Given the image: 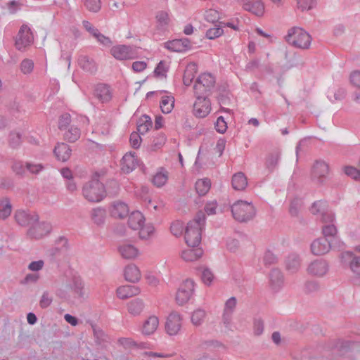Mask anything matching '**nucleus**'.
I'll use <instances>...</instances> for the list:
<instances>
[{
  "mask_svg": "<svg viewBox=\"0 0 360 360\" xmlns=\"http://www.w3.org/2000/svg\"><path fill=\"white\" fill-rule=\"evenodd\" d=\"M244 9L252 12L257 16H260L264 13V6L262 1H256L254 2H247L243 5Z\"/></svg>",
  "mask_w": 360,
  "mask_h": 360,
  "instance_id": "obj_32",
  "label": "nucleus"
},
{
  "mask_svg": "<svg viewBox=\"0 0 360 360\" xmlns=\"http://www.w3.org/2000/svg\"><path fill=\"white\" fill-rule=\"evenodd\" d=\"M145 218L139 211L133 212L128 219L129 226L134 230L139 229L143 226Z\"/></svg>",
  "mask_w": 360,
  "mask_h": 360,
  "instance_id": "obj_25",
  "label": "nucleus"
},
{
  "mask_svg": "<svg viewBox=\"0 0 360 360\" xmlns=\"http://www.w3.org/2000/svg\"><path fill=\"white\" fill-rule=\"evenodd\" d=\"M34 68L32 60L30 59H25L20 63V70L24 74L30 73Z\"/></svg>",
  "mask_w": 360,
  "mask_h": 360,
  "instance_id": "obj_64",
  "label": "nucleus"
},
{
  "mask_svg": "<svg viewBox=\"0 0 360 360\" xmlns=\"http://www.w3.org/2000/svg\"><path fill=\"white\" fill-rule=\"evenodd\" d=\"M211 186L210 180L208 179H198L195 183V190L199 195H205Z\"/></svg>",
  "mask_w": 360,
  "mask_h": 360,
  "instance_id": "obj_40",
  "label": "nucleus"
},
{
  "mask_svg": "<svg viewBox=\"0 0 360 360\" xmlns=\"http://www.w3.org/2000/svg\"><path fill=\"white\" fill-rule=\"evenodd\" d=\"M206 216L203 211H198L194 219L190 221L185 230V240L188 246L198 247L202 238V230L205 228Z\"/></svg>",
  "mask_w": 360,
  "mask_h": 360,
  "instance_id": "obj_1",
  "label": "nucleus"
},
{
  "mask_svg": "<svg viewBox=\"0 0 360 360\" xmlns=\"http://www.w3.org/2000/svg\"><path fill=\"white\" fill-rule=\"evenodd\" d=\"M124 278L131 283H136L141 278V272L134 264H129L124 269Z\"/></svg>",
  "mask_w": 360,
  "mask_h": 360,
  "instance_id": "obj_27",
  "label": "nucleus"
},
{
  "mask_svg": "<svg viewBox=\"0 0 360 360\" xmlns=\"http://www.w3.org/2000/svg\"><path fill=\"white\" fill-rule=\"evenodd\" d=\"M197 65L195 63L188 64L184 74L183 82L185 86H190L195 77Z\"/></svg>",
  "mask_w": 360,
  "mask_h": 360,
  "instance_id": "obj_37",
  "label": "nucleus"
},
{
  "mask_svg": "<svg viewBox=\"0 0 360 360\" xmlns=\"http://www.w3.org/2000/svg\"><path fill=\"white\" fill-rule=\"evenodd\" d=\"M21 143V134L20 133L11 132L9 135V145L13 148H18Z\"/></svg>",
  "mask_w": 360,
  "mask_h": 360,
  "instance_id": "obj_55",
  "label": "nucleus"
},
{
  "mask_svg": "<svg viewBox=\"0 0 360 360\" xmlns=\"http://www.w3.org/2000/svg\"><path fill=\"white\" fill-rule=\"evenodd\" d=\"M131 47L126 45L113 46L110 52L117 60H127L131 58Z\"/></svg>",
  "mask_w": 360,
  "mask_h": 360,
  "instance_id": "obj_19",
  "label": "nucleus"
},
{
  "mask_svg": "<svg viewBox=\"0 0 360 360\" xmlns=\"http://www.w3.org/2000/svg\"><path fill=\"white\" fill-rule=\"evenodd\" d=\"M168 179V172L163 168H160V171L153 178V183L157 187H162Z\"/></svg>",
  "mask_w": 360,
  "mask_h": 360,
  "instance_id": "obj_39",
  "label": "nucleus"
},
{
  "mask_svg": "<svg viewBox=\"0 0 360 360\" xmlns=\"http://www.w3.org/2000/svg\"><path fill=\"white\" fill-rule=\"evenodd\" d=\"M129 214V209L127 204L118 202L114 204L113 210H112V215L115 217L123 219Z\"/></svg>",
  "mask_w": 360,
  "mask_h": 360,
  "instance_id": "obj_35",
  "label": "nucleus"
},
{
  "mask_svg": "<svg viewBox=\"0 0 360 360\" xmlns=\"http://www.w3.org/2000/svg\"><path fill=\"white\" fill-rule=\"evenodd\" d=\"M203 254V251L201 248H189L182 251L181 257L186 262H193L197 260Z\"/></svg>",
  "mask_w": 360,
  "mask_h": 360,
  "instance_id": "obj_29",
  "label": "nucleus"
},
{
  "mask_svg": "<svg viewBox=\"0 0 360 360\" xmlns=\"http://www.w3.org/2000/svg\"><path fill=\"white\" fill-rule=\"evenodd\" d=\"M122 170L126 173L132 172L135 168L136 159L131 154H126L122 158Z\"/></svg>",
  "mask_w": 360,
  "mask_h": 360,
  "instance_id": "obj_38",
  "label": "nucleus"
},
{
  "mask_svg": "<svg viewBox=\"0 0 360 360\" xmlns=\"http://www.w3.org/2000/svg\"><path fill=\"white\" fill-rule=\"evenodd\" d=\"M174 98L172 96H165L162 98L160 105L161 110L165 114L172 112L174 107Z\"/></svg>",
  "mask_w": 360,
  "mask_h": 360,
  "instance_id": "obj_36",
  "label": "nucleus"
},
{
  "mask_svg": "<svg viewBox=\"0 0 360 360\" xmlns=\"http://www.w3.org/2000/svg\"><path fill=\"white\" fill-rule=\"evenodd\" d=\"M281 160V150L278 148L271 150V174L279 168Z\"/></svg>",
  "mask_w": 360,
  "mask_h": 360,
  "instance_id": "obj_42",
  "label": "nucleus"
},
{
  "mask_svg": "<svg viewBox=\"0 0 360 360\" xmlns=\"http://www.w3.org/2000/svg\"><path fill=\"white\" fill-rule=\"evenodd\" d=\"M144 304L140 299H135L128 304V311L134 315L139 314L143 309Z\"/></svg>",
  "mask_w": 360,
  "mask_h": 360,
  "instance_id": "obj_43",
  "label": "nucleus"
},
{
  "mask_svg": "<svg viewBox=\"0 0 360 360\" xmlns=\"http://www.w3.org/2000/svg\"><path fill=\"white\" fill-rule=\"evenodd\" d=\"M196 101L193 104V114L197 117H205L211 110V103L208 96L195 94Z\"/></svg>",
  "mask_w": 360,
  "mask_h": 360,
  "instance_id": "obj_6",
  "label": "nucleus"
},
{
  "mask_svg": "<svg viewBox=\"0 0 360 360\" xmlns=\"http://www.w3.org/2000/svg\"><path fill=\"white\" fill-rule=\"evenodd\" d=\"M305 292L312 293L319 290V283L316 281H308L305 283Z\"/></svg>",
  "mask_w": 360,
  "mask_h": 360,
  "instance_id": "obj_63",
  "label": "nucleus"
},
{
  "mask_svg": "<svg viewBox=\"0 0 360 360\" xmlns=\"http://www.w3.org/2000/svg\"><path fill=\"white\" fill-rule=\"evenodd\" d=\"M219 96H218V101L221 105V110L226 112H229L231 111L230 109L224 108L223 105H229L231 101V93L226 90V86H221L218 89Z\"/></svg>",
  "mask_w": 360,
  "mask_h": 360,
  "instance_id": "obj_22",
  "label": "nucleus"
},
{
  "mask_svg": "<svg viewBox=\"0 0 360 360\" xmlns=\"http://www.w3.org/2000/svg\"><path fill=\"white\" fill-rule=\"evenodd\" d=\"M345 174L351 176L352 179L357 180L360 179V171L359 169H356L352 166H346L344 168Z\"/></svg>",
  "mask_w": 360,
  "mask_h": 360,
  "instance_id": "obj_59",
  "label": "nucleus"
},
{
  "mask_svg": "<svg viewBox=\"0 0 360 360\" xmlns=\"http://www.w3.org/2000/svg\"><path fill=\"white\" fill-rule=\"evenodd\" d=\"M139 288L132 285H122L117 289V295L122 300H125L135 296L139 294Z\"/></svg>",
  "mask_w": 360,
  "mask_h": 360,
  "instance_id": "obj_20",
  "label": "nucleus"
},
{
  "mask_svg": "<svg viewBox=\"0 0 360 360\" xmlns=\"http://www.w3.org/2000/svg\"><path fill=\"white\" fill-rule=\"evenodd\" d=\"M25 167L29 172L34 174H39L44 169V166L42 164H33L29 162L25 163Z\"/></svg>",
  "mask_w": 360,
  "mask_h": 360,
  "instance_id": "obj_56",
  "label": "nucleus"
},
{
  "mask_svg": "<svg viewBox=\"0 0 360 360\" xmlns=\"http://www.w3.org/2000/svg\"><path fill=\"white\" fill-rule=\"evenodd\" d=\"M219 14L217 11L210 9L205 11V19L206 21L212 23H215L219 20Z\"/></svg>",
  "mask_w": 360,
  "mask_h": 360,
  "instance_id": "obj_52",
  "label": "nucleus"
},
{
  "mask_svg": "<svg viewBox=\"0 0 360 360\" xmlns=\"http://www.w3.org/2000/svg\"><path fill=\"white\" fill-rule=\"evenodd\" d=\"M168 71V66L164 60H161L155 67L154 70V75L157 77H166V73Z\"/></svg>",
  "mask_w": 360,
  "mask_h": 360,
  "instance_id": "obj_48",
  "label": "nucleus"
},
{
  "mask_svg": "<svg viewBox=\"0 0 360 360\" xmlns=\"http://www.w3.org/2000/svg\"><path fill=\"white\" fill-rule=\"evenodd\" d=\"M94 95L101 103L108 102L112 98L109 86L104 84H99L96 86Z\"/></svg>",
  "mask_w": 360,
  "mask_h": 360,
  "instance_id": "obj_18",
  "label": "nucleus"
},
{
  "mask_svg": "<svg viewBox=\"0 0 360 360\" xmlns=\"http://www.w3.org/2000/svg\"><path fill=\"white\" fill-rule=\"evenodd\" d=\"M231 184L233 189L236 191L244 190L248 185L247 178L244 173L238 172L235 174L232 177Z\"/></svg>",
  "mask_w": 360,
  "mask_h": 360,
  "instance_id": "obj_28",
  "label": "nucleus"
},
{
  "mask_svg": "<svg viewBox=\"0 0 360 360\" xmlns=\"http://www.w3.org/2000/svg\"><path fill=\"white\" fill-rule=\"evenodd\" d=\"M302 200L301 198H295L290 202L289 212L292 217L298 215L299 210L302 206Z\"/></svg>",
  "mask_w": 360,
  "mask_h": 360,
  "instance_id": "obj_46",
  "label": "nucleus"
},
{
  "mask_svg": "<svg viewBox=\"0 0 360 360\" xmlns=\"http://www.w3.org/2000/svg\"><path fill=\"white\" fill-rule=\"evenodd\" d=\"M328 271V264L326 260L320 259L310 263L307 272L313 276L321 277Z\"/></svg>",
  "mask_w": 360,
  "mask_h": 360,
  "instance_id": "obj_14",
  "label": "nucleus"
},
{
  "mask_svg": "<svg viewBox=\"0 0 360 360\" xmlns=\"http://www.w3.org/2000/svg\"><path fill=\"white\" fill-rule=\"evenodd\" d=\"M285 263L288 271L292 273L296 272L300 266V256L295 253H292L287 257Z\"/></svg>",
  "mask_w": 360,
  "mask_h": 360,
  "instance_id": "obj_33",
  "label": "nucleus"
},
{
  "mask_svg": "<svg viewBox=\"0 0 360 360\" xmlns=\"http://www.w3.org/2000/svg\"><path fill=\"white\" fill-rule=\"evenodd\" d=\"M106 211L101 207H97L92 210L91 219L97 225L104 224Z\"/></svg>",
  "mask_w": 360,
  "mask_h": 360,
  "instance_id": "obj_41",
  "label": "nucleus"
},
{
  "mask_svg": "<svg viewBox=\"0 0 360 360\" xmlns=\"http://www.w3.org/2000/svg\"><path fill=\"white\" fill-rule=\"evenodd\" d=\"M181 326L180 315L176 312H172L168 316L165 323L166 332L169 335H174L179 331Z\"/></svg>",
  "mask_w": 360,
  "mask_h": 360,
  "instance_id": "obj_13",
  "label": "nucleus"
},
{
  "mask_svg": "<svg viewBox=\"0 0 360 360\" xmlns=\"http://www.w3.org/2000/svg\"><path fill=\"white\" fill-rule=\"evenodd\" d=\"M166 141V136L163 134H158V136L154 137L151 145H150V150H156L159 148H160Z\"/></svg>",
  "mask_w": 360,
  "mask_h": 360,
  "instance_id": "obj_47",
  "label": "nucleus"
},
{
  "mask_svg": "<svg viewBox=\"0 0 360 360\" xmlns=\"http://www.w3.org/2000/svg\"><path fill=\"white\" fill-rule=\"evenodd\" d=\"M205 316V311L202 309L195 311L191 316V321L195 326L201 324L203 319Z\"/></svg>",
  "mask_w": 360,
  "mask_h": 360,
  "instance_id": "obj_51",
  "label": "nucleus"
},
{
  "mask_svg": "<svg viewBox=\"0 0 360 360\" xmlns=\"http://www.w3.org/2000/svg\"><path fill=\"white\" fill-rule=\"evenodd\" d=\"M11 210L12 206L8 199H5L0 202V217L2 219H5L10 216Z\"/></svg>",
  "mask_w": 360,
  "mask_h": 360,
  "instance_id": "obj_45",
  "label": "nucleus"
},
{
  "mask_svg": "<svg viewBox=\"0 0 360 360\" xmlns=\"http://www.w3.org/2000/svg\"><path fill=\"white\" fill-rule=\"evenodd\" d=\"M159 321L158 317L155 316H150L147 320H146L143 325L142 332L145 335L153 334L158 326Z\"/></svg>",
  "mask_w": 360,
  "mask_h": 360,
  "instance_id": "obj_30",
  "label": "nucleus"
},
{
  "mask_svg": "<svg viewBox=\"0 0 360 360\" xmlns=\"http://www.w3.org/2000/svg\"><path fill=\"white\" fill-rule=\"evenodd\" d=\"M322 232L323 234V238H329L330 240H333V243L336 245L340 244V243L338 242V238L336 237V233L338 232L337 228L334 224H329L324 225L322 228Z\"/></svg>",
  "mask_w": 360,
  "mask_h": 360,
  "instance_id": "obj_34",
  "label": "nucleus"
},
{
  "mask_svg": "<svg viewBox=\"0 0 360 360\" xmlns=\"http://www.w3.org/2000/svg\"><path fill=\"white\" fill-rule=\"evenodd\" d=\"M78 65L83 70L91 74L95 73L97 70L96 63L87 56H79L78 58Z\"/></svg>",
  "mask_w": 360,
  "mask_h": 360,
  "instance_id": "obj_23",
  "label": "nucleus"
},
{
  "mask_svg": "<svg viewBox=\"0 0 360 360\" xmlns=\"http://www.w3.org/2000/svg\"><path fill=\"white\" fill-rule=\"evenodd\" d=\"M84 5L89 11L94 13L99 11L101 7L100 0H84Z\"/></svg>",
  "mask_w": 360,
  "mask_h": 360,
  "instance_id": "obj_50",
  "label": "nucleus"
},
{
  "mask_svg": "<svg viewBox=\"0 0 360 360\" xmlns=\"http://www.w3.org/2000/svg\"><path fill=\"white\" fill-rule=\"evenodd\" d=\"M285 278L283 272L278 269H271V293H277L283 287Z\"/></svg>",
  "mask_w": 360,
  "mask_h": 360,
  "instance_id": "obj_17",
  "label": "nucleus"
},
{
  "mask_svg": "<svg viewBox=\"0 0 360 360\" xmlns=\"http://www.w3.org/2000/svg\"><path fill=\"white\" fill-rule=\"evenodd\" d=\"M51 231V225L48 222L36 221L27 231V235L32 238L39 239L49 234Z\"/></svg>",
  "mask_w": 360,
  "mask_h": 360,
  "instance_id": "obj_11",
  "label": "nucleus"
},
{
  "mask_svg": "<svg viewBox=\"0 0 360 360\" xmlns=\"http://www.w3.org/2000/svg\"><path fill=\"white\" fill-rule=\"evenodd\" d=\"M81 135L80 129L76 127H70L68 131L64 134V139L70 143H74L77 141Z\"/></svg>",
  "mask_w": 360,
  "mask_h": 360,
  "instance_id": "obj_44",
  "label": "nucleus"
},
{
  "mask_svg": "<svg viewBox=\"0 0 360 360\" xmlns=\"http://www.w3.org/2000/svg\"><path fill=\"white\" fill-rule=\"evenodd\" d=\"M99 175L96 172L91 181L83 187V195L89 202H98L105 197V189L103 183L98 179Z\"/></svg>",
  "mask_w": 360,
  "mask_h": 360,
  "instance_id": "obj_2",
  "label": "nucleus"
},
{
  "mask_svg": "<svg viewBox=\"0 0 360 360\" xmlns=\"http://www.w3.org/2000/svg\"><path fill=\"white\" fill-rule=\"evenodd\" d=\"M153 126L151 118L147 115H142L137 122V131L139 134H144Z\"/></svg>",
  "mask_w": 360,
  "mask_h": 360,
  "instance_id": "obj_31",
  "label": "nucleus"
},
{
  "mask_svg": "<svg viewBox=\"0 0 360 360\" xmlns=\"http://www.w3.org/2000/svg\"><path fill=\"white\" fill-rule=\"evenodd\" d=\"M121 256L126 259H133L138 255L139 250L131 244H123L118 248Z\"/></svg>",
  "mask_w": 360,
  "mask_h": 360,
  "instance_id": "obj_26",
  "label": "nucleus"
},
{
  "mask_svg": "<svg viewBox=\"0 0 360 360\" xmlns=\"http://www.w3.org/2000/svg\"><path fill=\"white\" fill-rule=\"evenodd\" d=\"M66 288L72 291L79 298L84 297V283L79 276H73L67 281Z\"/></svg>",
  "mask_w": 360,
  "mask_h": 360,
  "instance_id": "obj_16",
  "label": "nucleus"
},
{
  "mask_svg": "<svg viewBox=\"0 0 360 360\" xmlns=\"http://www.w3.org/2000/svg\"><path fill=\"white\" fill-rule=\"evenodd\" d=\"M72 150L65 143H58L54 148L53 153L58 160L65 162L71 155Z\"/></svg>",
  "mask_w": 360,
  "mask_h": 360,
  "instance_id": "obj_21",
  "label": "nucleus"
},
{
  "mask_svg": "<svg viewBox=\"0 0 360 360\" xmlns=\"http://www.w3.org/2000/svg\"><path fill=\"white\" fill-rule=\"evenodd\" d=\"M340 248V245H336L328 238H319L311 244V251L314 255H323L328 252L332 248Z\"/></svg>",
  "mask_w": 360,
  "mask_h": 360,
  "instance_id": "obj_7",
  "label": "nucleus"
},
{
  "mask_svg": "<svg viewBox=\"0 0 360 360\" xmlns=\"http://www.w3.org/2000/svg\"><path fill=\"white\" fill-rule=\"evenodd\" d=\"M12 169L17 175L20 176H24L27 170L25 165L20 161L15 162L12 165Z\"/></svg>",
  "mask_w": 360,
  "mask_h": 360,
  "instance_id": "obj_61",
  "label": "nucleus"
},
{
  "mask_svg": "<svg viewBox=\"0 0 360 360\" xmlns=\"http://www.w3.org/2000/svg\"><path fill=\"white\" fill-rule=\"evenodd\" d=\"M346 96V91L343 88H339L336 91L331 92V95L330 93L328 94V98L332 101H342Z\"/></svg>",
  "mask_w": 360,
  "mask_h": 360,
  "instance_id": "obj_53",
  "label": "nucleus"
},
{
  "mask_svg": "<svg viewBox=\"0 0 360 360\" xmlns=\"http://www.w3.org/2000/svg\"><path fill=\"white\" fill-rule=\"evenodd\" d=\"M356 344V342H351V341H339L337 345H336V347H338V350L343 353V352H345L351 349H353L354 345Z\"/></svg>",
  "mask_w": 360,
  "mask_h": 360,
  "instance_id": "obj_57",
  "label": "nucleus"
},
{
  "mask_svg": "<svg viewBox=\"0 0 360 360\" xmlns=\"http://www.w3.org/2000/svg\"><path fill=\"white\" fill-rule=\"evenodd\" d=\"M160 26L164 27L169 24V18L167 12L159 11L155 16Z\"/></svg>",
  "mask_w": 360,
  "mask_h": 360,
  "instance_id": "obj_58",
  "label": "nucleus"
},
{
  "mask_svg": "<svg viewBox=\"0 0 360 360\" xmlns=\"http://www.w3.org/2000/svg\"><path fill=\"white\" fill-rule=\"evenodd\" d=\"M32 41L33 36L30 28L26 25H22L15 42L16 49L19 51H23L25 48L30 46Z\"/></svg>",
  "mask_w": 360,
  "mask_h": 360,
  "instance_id": "obj_8",
  "label": "nucleus"
},
{
  "mask_svg": "<svg viewBox=\"0 0 360 360\" xmlns=\"http://www.w3.org/2000/svg\"><path fill=\"white\" fill-rule=\"evenodd\" d=\"M215 84V78L210 73L201 74L196 79L193 89L195 94L209 96Z\"/></svg>",
  "mask_w": 360,
  "mask_h": 360,
  "instance_id": "obj_5",
  "label": "nucleus"
},
{
  "mask_svg": "<svg viewBox=\"0 0 360 360\" xmlns=\"http://www.w3.org/2000/svg\"><path fill=\"white\" fill-rule=\"evenodd\" d=\"M139 237L141 239H148L154 233L155 228L152 225L142 226L139 228Z\"/></svg>",
  "mask_w": 360,
  "mask_h": 360,
  "instance_id": "obj_49",
  "label": "nucleus"
},
{
  "mask_svg": "<svg viewBox=\"0 0 360 360\" xmlns=\"http://www.w3.org/2000/svg\"><path fill=\"white\" fill-rule=\"evenodd\" d=\"M285 39L294 47L307 49L311 44V37L302 28L294 27L288 30Z\"/></svg>",
  "mask_w": 360,
  "mask_h": 360,
  "instance_id": "obj_3",
  "label": "nucleus"
},
{
  "mask_svg": "<svg viewBox=\"0 0 360 360\" xmlns=\"http://www.w3.org/2000/svg\"><path fill=\"white\" fill-rule=\"evenodd\" d=\"M164 46L171 51L185 52L192 48V44L188 38H181L168 41L165 43Z\"/></svg>",
  "mask_w": 360,
  "mask_h": 360,
  "instance_id": "obj_12",
  "label": "nucleus"
},
{
  "mask_svg": "<svg viewBox=\"0 0 360 360\" xmlns=\"http://www.w3.org/2000/svg\"><path fill=\"white\" fill-rule=\"evenodd\" d=\"M194 290V281L191 279H186L179 287L176 300L179 305L186 303L191 298Z\"/></svg>",
  "mask_w": 360,
  "mask_h": 360,
  "instance_id": "obj_9",
  "label": "nucleus"
},
{
  "mask_svg": "<svg viewBox=\"0 0 360 360\" xmlns=\"http://www.w3.org/2000/svg\"><path fill=\"white\" fill-rule=\"evenodd\" d=\"M231 212L236 220L246 222L254 217L255 209L251 203L240 200L233 204Z\"/></svg>",
  "mask_w": 360,
  "mask_h": 360,
  "instance_id": "obj_4",
  "label": "nucleus"
},
{
  "mask_svg": "<svg viewBox=\"0 0 360 360\" xmlns=\"http://www.w3.org/2000/svg\"><path fill=\"white\" fill-rule=\"evenodd\" d=\"M71 122V117L70 114L65 113L63 114L58 120V128L60 130H63L66 129V127L70 124Z\"/></svg>",
  "mask_w": 360,
  "mask_h": 360,
  "instance_id": "obj_62",
  "label": "nucleus"
},
{
  "mask_svg": "<svg viewBox=\"0 0 360 360\" xmlns=\"http://www.w3.org/2000/svg\"><path fill=\"white\" fill-rule=\"evenodd\" d=\"M328 172V165L324 161L317 160L312 167L311 178L313 181L322 184L325 181Z\"/></svg>",
  "mask_w": 360,
  "mask_h": 360,
  "instance_id": "obj_10",
  "label": "nucleus"
},
{
  "mask_svg": "<svg viewBox=\"0 0 360 360\" xmlns=\"http://www.w3.org/2000/svg\"><path fill=\"white\" fill-rule=\"evenodd\" d=\"M342 259H349V268L351 271L356 274L360 275V256L354 255L352 252H345L342 254Z\"/></svg>",
  "mask_w": 360,
  "mask_h": 360,
  "instance_id": "obj_24",
  "label": "nucleus"
},
{
  "mask_svg": "<svg viewBox=\"0 0 360 360\" xmlns=\"http://www.w3.org/2000/svg\"><path fill=\"white\" fill-rule=\"evenodd\" d=\"M224 30L221 27L210 28L206 32V37L209 39H214L222 35Z\"/></svg>",
  "mask_w": 360,
  "mask_h": 360,
  "instance_id": "obj_54",
  "label": "nucleus"
},
{
  "mask_svg": "<svg viewBox=\"0 0 360 360\" xmlns=\"http://www.w3.org/2000/svg\"><path fill=\"white\" fill-rule=\"evenodd\" d=\"M15 219L17 223L22 226H32L39 220L38 214L27 213L25 211L19 210L15 214Z\"/></svg>",
  "mask_w": 360,
  "mask_h": 360,
  "instance_id": "obj_15",
  "label": "nucleus"
},
{
  "mask_svg": "<svg viewBox=\"0 0 360 360\" xmlns=\"http://www.w3.org/2000/svg\"><path fill=\"white\" fill-rule=\"evenodd\" d=\"M326 207V205L325 202L318 200L312 204L310 211L313 214H316L318 213H321L323 211H324Z\"/></svg>",
  "mask_w": 360,
  "mask_h": 360,
  "instance_id": "obj_60",
  "label": "nucleus"
}]
</instances>
